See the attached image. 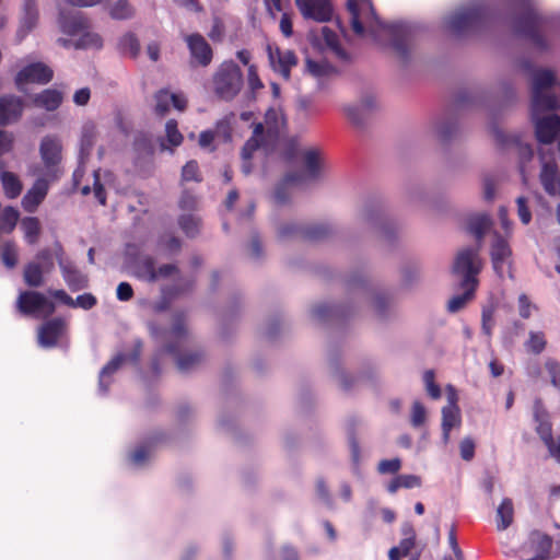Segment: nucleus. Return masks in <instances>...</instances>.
<instances>
[{"mask_svg":"<svg viewBox=\"0 0 560 560\" xmlns=\"http://www.w3.org/2000/svg\"><path fill=\"white\" fill-rule=\"evenodd\" d=\"M517 66L530 78L532 119L541 163L540 183L548 195L560 196V173L552 151L553 141L560 132V116L552 113L559 105L553 92L556 75L549 69L535 68L527 59L520 60Z\"/></svg>","mask_w":560,"mask_h":560,"instance_id":"f257e3e1","label":"nucleus"},{"mask_svg":"<svg viewBox=\"0 0 560 560\" xmlns=\"http://www.w3.org/2000/svg\"><path fill=\"white\" fill-rule=\"evenodd\" d=\"M346 282L350 292L342 302H318L311 307L310 315L314 322L327 323L349 318L359 312L363 301L377 322L387 323L397 317L393 295L385 290L371 287L366 273L352 271Z\"/></svg>","mask_w":560,"mask_h":560,"instance_id":"f03ea898","label":"nucleus"},{"mask_svg":"<svg viewBox=\"0 0 560 560\" xmlns=\"http://www.w3.org/2000/svg\"><path fill=\"white\" fill-rule=\"evenodd\" d=\"M347 9L350 13V25L359 36L368 32L375 40L381 37L382 31H387L392 36V47L396 57L402 65H407L411 58V48L408 42L409 30L405 25H385L376 15L369 12L368 4H359L357 0H348Z\"/></svg>","mask_w":560,"mask_h":560,"instance_id":"7ed1b4c3","label":"nucleus"},{"mask_svg":"<svg viewBox=\"0 0 560 560\" xmlns=\"http://www.w3.org/2000/svg\"><path fill=\"white\" fill-rule=\"evenodd\" d=\"M281 144V154L285 163L293 168L285 173L275 190V198L279 205L290 199L291 188H301L311 180H315L319 173V158L315 150H307L303 154L304 171H301V148L296 138H290Z\"/></svg>","mask_w":560,"mask_h":560,"instance_id":"20e7f679","label":"nucleus"},{"mask_svg":"<svg viewBox=\"0 0 560 560\" xmlns=\"http://www.w3.org/2000/svg\"><path fill=\"white\" fill-rule=\"evenodd\" d=\"M210 84L211 91L218 100L233 101L244 85L241 67L233 60L223 61L212 74Z\"/></svg>","mask_w":560,"mask_h":560,"instance_id":"39448f33","label":"nucleus"},{"mask_svg":"<svg viewBox=\"0 0 560 560\" xmlns=\"http://www.w3.org/2000/svg\"><path fill=\"white\" fill-rule=\"evenodd\" d=\"M360 221L386 245H393L398 238L397 223L380 205L366 203L360 212Z\"/></svg>","mask_w":560,"mask_h":560,"instance_id":"423d86ee","label":"nucleus"},{"mask_svg":"<svg viewBox=\"0 0 560 560\" xmlns=\"http://www.w3.org/2000/svg\"><path fill=\"white\" fill-rule=\"evenodd\" d=\"M170 337L172 341L165 346L164 350L170 354L177 355L176 364L179 371L188 372L203 361L205 357L200 351L178 354L180 347L188 339V330L183 313L175 314Z\"/></svg>","mask_w":560,"mask_h":560,"instance_id":"0eeeda50","label":"nucleus"},{"mask_svg":"<svg viewBox=\"0 0 560 560\" xmlns=\"http://www.w3.org/2000/svg\"><path fill=\"white\" fill-rule=\"evenodd\" d=\"M486 20V9L480 2L457 8L445 18L444 24L455 36H464L479 30Z\"/></svg>","mask_w":560,"mask_h":560,"instance_id":"6e6552de","label":"nucleus"},{"mask_svg":"<svg viewBox=\"0 0 560 560\" xmlns=\"http://www.w3.org/2000/svg\"><path fill=\"white\" fill-rule=\"evenodd\" d=\"M521 7V14L515 21V28L518 33L527 36L533 45L544 51L549 48L548 40L539 33L545 18L535 8L532 0H516Z\"/></svg>","mask_w":560,"mask_h":560,"instance_id":"1a4fd4ad","label":"nucleus"},{"mask_svg":"<svg viewBox=\"0 0 560 560\" xmlns=\"http://www.w3.org/2000/svg\"><path fill=\"white\" fill-rule=\"evenodd\" d=\"M480 244L460 248L452 265V275L458 284L478 285L477 276L482 269Z\"/></svg>","mask_w":560,"mask_h":560,"instance_id":"9d476101","label":"nucleus"},{"mask_svg":"<svg viewBox=\"0 0 560 560\" xmlns=\"http://www.w3.org/2000/svg\"><path fill=\"white\" fill-rule=\"evenodd\" d=\"M378 109L377 95L370 90L362 91L355 102L343 106L347 118L359 129H364Z\"/></svg>","mask_w":560,"mask_h":560,"instance_id":"9b49d317","label":"nucleus"},{"mask_svg":"<svg viewBox=\"0 0 560 560\" xmlns=\"http://www.w3.org/2000/svg\"><path fill=\"white\" fill-rule=\"evenodd\" d=\"M155 265L156 261L153 256L143 255L133 264V276L139 280L154 283L179 271L175 264H163L159 268Z\"/></svg>","mask_w":560,"mask_h":560,"instance_id":"f8f14e48","label":"nucleus"},{"mask_svg":"<svg viewBox=\"0 0 560 560\" xmlns=\"http://www.w3.org/2000/svg\"><path fill=\"white\" fill-rule=\"evenodd\" d=\"M39 155L46 175L50 180L59 178V164L62 160V143L58 136L47 135L45 136L39 144Z\"/></svg>","mask_w":560,"mask_h":560,"instance_id":"ddd939ff","label":"nucleus"},{"mask_svg":"<svg viewBox=\"0 0 560 560\" xmlns=\"http://www.w3.org/2000/svg\"><path fill=\"white\" fill-rule=\"evenodd\" d=\"M54 78V70L44 62L37 61L32 62L23 67L15 75L14 83L20 92L25 91V85L30 83L34 84H47Z\"/></svg>","mask_w":560,"mask_h":560,"instance_id":"4468645a","label":"nucleus"},{"mask_svg":"<svg viewBox=\"0 0 560 560\" xmlns=\"http://www.w3.org/2000/svg\"><path fill=\"white\" fill-rule=\"evenodd\" d=\"M16 307L23 315H51L55 304L38 291H23L16 300Z\"/></svg>","mask_w":560,"mask_h":560,"instance_id":"2eb2a0df","label":"nucleus"},{"mask_svg":"<svg viewBox=\"0 0 560 560\" xmlns=\"http://www.w3.org/2000/svg\"><path fill=\"white\" fill-rule=\"evenodd\" d=\"M490 258L493 270L499 277H503L505 271L512 277V249L508 240L498 232H494L492 235Z\"/></svg>","mask_w":560,"mask_h":560,"instance_id":"dca6fc26","label":"nucleus"},{"mask_svg":"<svg viewBox=\"0 0 560 560\" xmlns=\"http://www.w3.org/2000/svg\"><path fill=\"white\" fill-rule=\"evenodd\" d=\"M552 546L550 536L534 530L520 549L521 560H546Z\"/></svg>","mask_w":560,"mask_h":560,"instance_id":"f3484780","label":"nucleus"},{"mask_svg":"<svg viewBox=\"0 0 560 560\" xmlns=\"http://www.w3.org/2000/svg\"><path fill=\"white\" fill-rule=\"evenodd\" d=\"M63 247L59 242L55 243V255L58 260L63 280L71 291H79L88 287V277L83 275L72 261L63 259Z\"/></svg>","mask_w":560,"mask_h":560,"instance_id":"a211bd4d","label":"nucleus"},{"mask_svg":"<svg viewBox=\"0 0 560 560\" xmlns=\"http://www.w3.org/2000/svg\"><path fill=\"white\" fill-rule=\"evenodd\" d=\"M295 4L305 19L317 22H328L332 16V7L329 0H295Z\"/></svg>","mask_w":560,"mask_h":560,"instance_id":"6ab92c4d","label":"nucleus"},{"mask_svg":"<svg viewBox=\"0 0 560 560\" xmlns=\"http://www.w3.org/2000/svg\"><path fill=\"white\" fill-rule=\"evenodd\" d=\"M185 42L191 55V58L201 67H207L213 59V50L206 38L194 33L185 37Z\"/></svg>","mask_w":560,"mask_h":560,"instance_id":"aec40b11","label":"nucleus"},{"mask_svg":"<svg viewBox=\"0 0 560 560\" xmlns=\"http://www.w3.org/2000/svg\"><path fill=\"white\" fill-rule=\"evenodd\" d=\"M24 110V101L22 97L5 94L0 96V126H8L18 121Z\"/></svg>","mask_w":560,"mask_h":560,"instance_id":"412c9836","label":"nucleus"},{"mask_svg":"<svg viewBox=\"0 0 560 560\" xmlns=\"http://www.w3.org/2000/svg\"><path fill=\"white\" fill-rule=\"evenodd\" d=\"M49 178L39 177L22 198V207L26 212L33 213L45 200L49 190Z\"/></svg>","mask_w":560,"mask_h":560,"instance_id":"4be33fe9","label":"nucleus"},{"mask_svg":"<svg viewBox=\"0 0 560 560\" xmlns=\"http://www.w3.org/2000/svg\"><path fill=\"white\" fill-rule=\"evenodd\" d=\"M66 329V322L60 317L45 322L38 331V342L42 347L52 348L58 343L59 338Z\"/></svg>","mask_w":560,"mask_h":560,"instance_id":"5701e85b","label":"nucleus"},{"mask_svg":"<svg viewBox=\"0 0 560 560\" xmlns=\"http://www.w3.org/2000/svg\"><path fill=\"white\" fill-rule=\"evenodd\" d=\"M238 31H242L241 25L235 26L232 19L224 20L221 16L214 15L208 37L213 43H221L229 33L230 40L235 42L240 36Z\"/></svg>","mask_w":560,"mask_h":560,"instance_id":"b1692460","label":"nucleus"},{"mask_svg":"<svg viewBox=\"0 0 560 560\" xmlns=\"http://www.w3.org/2000/svg\"><path fill=\"white\" fill-rule=\"evenodd\" d=\"M459 131V122L453 115L443 116L439 118L433 125L434 136L441 142H447L456 138Z\"/></svg>","mask_w":560,"mask_h":560,"instance_id":"393cba45","label":"nucleus"},{"mask_svg":"<svg viewBox=\"0 0 560 560\" xmlns=\"http://www.w3.org/2000/svg\"><path fill=\"white\" fill-rule=\"evenodd\" d=\"M466 226L468 232L476 237L477 244H480L481 248L482 240L492 226V220L485 212L474 213L467 217Z\"/></svg>","mask_w":560,"mask_h":560,"instance_id":"a878e982","label":"nucleus"},{"mask_svg":"<svg viewBox=\"0 0 560 560\" xmlns=\"http://www.w3.org/2000/svg\"><path fill=\"white\" fill-rule=\"evenodd\" d=\"M330 374L334 381L342 390H351L359 382L358 376L347 373L338 362L336 354L330 353L328 357Z\"/></svg>","mask_w":560,"mask_h":560,"instance_id":"bb28decb","label":"nucleus"},{"mask_svg":"<svg viewBox=\"0 0 560 560\" xmlns=\"http://www.w3.org/2000/svg\"><path fill=\"white\" fill-rule=\"evenodd\" d=\"M270 61L273 69L278 71L284 80H289L291 77V68L298 63V58L292 50L278 49L276 55L270 54Z\"/></svg>","mask_w":560,"mask_h":560,"instance_id":"cd10ccee","label":"nucleus"},{"mask_svg":"<svg viewBox=\"0 0 560 560\" xmlns=\"http://www.w3.org/2000/svg\"><path fill=\"white\" fill-rule=\"evenodd\" d=\"M61 31L70 36L78 35L89 28V21L81 13H65L59 16Z\"/></svg>","mask_w":560,"mask_h":560,"instance_id":"c85d7f7f","label":"nucleus"},{"mask_svg":"<svg viewBox=\"0 0 560 560\" xmlns=\"http://www.w3.org/2000/svg\"><path fill=\"white\" fill-rule=\"evenodd\" d=\"M498 138L508 147L516 151L522 163L528 162L534 155L532 147L524 142L521 137L516 135H504L502 131H497Z\"/></svg>","mask_w":560,"mask_h":560,"instance_id":"c756f323","label":"nucleus"},{"mask_svg":"<svg viewBox=\"0 0 560 560\" xmlns=\"http://www.w3.org/2000/svg\"><path fill=\"white\" fill-rule=\"evenodd\" d=\"M460 409L454 406H444L442 408V440L444 444L450 441V433L453 428L460 425Z\"/></svg>","mask_w":560,"mask_h":560,"instance_id":"7c9ffc66","label":"nucleus"},{"mask_svg":"<svg viewBox=\"0 0 560 560\" xmlns=\"http://www.w3.org/2000/svg\"><path fill=\"white\" fill-rule=\"evenodd\" d=\"M63 95L55 89H46L33 97L36 107L45 108L48 112L56 110L62 103Z\"/></svg>","mask_w":560,"mask_h":560,"instance_id":"2f4dec72","label":"nucleus"},{"mask_svg":"<svg viewBox=\"0 0 560 560\" xmlns=\"http://www.w3.org/2000/svg\"><path fill=\"white\" fill-rule=\"evenodd\" d=\"M514 522V504L512 499L504 498L495 509L497 529H508Z\"/></svg>","mask_w":560,"mask_h":560,"instance_id":"473e14b6","label":"nucleus"},{"mask_svg":"<svg viewBox=\"0 0 560 560\" xmlns=\"http://www.w3.org/2000/svg\"><path fill=\"white\" fill-rule=\"evenodd\" d=\"M335 234V229L328 223H313L303 226L302 235L314 242L324 241Z\"/></svg>","mask_w":560,"mask_h":560,"instance_id":"72a5a7b5","label":"nucleus"},{"mask_svg":"<svg viewBox=\"0 0 560 560\" xmlns=\"http://www.w3.org/2000/svg\"><path fill=\"white\" fill-rule=\"evenodd\" d=\"M21 230L25 242L28 245H35L39 241L42 233L40 221L36 217H25L21 220Z\"/></svg>","mask_w":560,"mask_h":560,"instance_id":"f704fd0d","label":"nucleus"},{"mask_svg":"<svg viewBox=\"0 0 560 560\" xmlns=\"http://www.w3.org/2000/svg\"><path fill=\"white\" fill-rule=\"evenodd\" d=\"M45 269L38 261H30L24 266L23 279L26 285L38 288L44 284Z\"/></svg>","mask_w":560,"mask_h":560,"instance_id":"c9c22d12","label":"nucleus"},{"mask_svg":"<svg viewBox=\"0 0 560 560\" xmlns=\"http://www.w3.org/2000/svg\"><path fill=\"white\" fill-rule=\"evenodd\" d=\"M265 257L264 242L256 230H250L247 243V262L259 264Z\"/></svg>","mask_w":560,"mask_h":560,"instance_id":"e433bc0d","label":"nucleus"},{"mask_svg":"<svg viewBox=\"0 0 560 560\" xmlns=\"http://www.w3.org/2000/svg\"><path fill=\"white\" fill-rule=\"evenodd\" d=\"M0 179L7 198L15 199L21 195L23 185L14 173L2 171Z\"/></svg>","mask_w":560,"mask_h":560,"instance_id":"4c0bfd02","label":"nucleus"},{"mask_svg":"<svg viewBox=\"0 0 560 560\" xmlns=\"http://www.w3.org/2000/svg\"><path fill=\"white\" fill-rule=\"evenodd\" d=\"M460 289H463V293L454 295L450 299L447 303V310L451 313H456L460 311L468 301L474 298L477 285L472 284H458Z\"/></svg>","mask_w":560,"mask_h":560,"instance_id":"58836bf2","label":"nucleus"},{"mask_svg":"<svg viewBox=\"0 0 560 560\" xmlns=\"http://www.w3.org/2000/svg\"><path fill=\"white\" fill-rule=\"evenodd\" d=\"M126 355L120 353L117 354L115 358H113L109 362L105 364V366L102 369L100 373V387L101 389L106 393L108 390L110 381H106V378L110 377L119 368L120 365L126 361Z\"/></svg>","mask_w":560,"mask_h":560,"instance_id":"ea45409f","label":"nucleus"},{"mask_svg":"<svg viewBox=\"0 0 560 560\" xmlns=\"http://www.w3.org/2000/svg\"><path fill=\"white\" fill-rule=\"evenodd\" d=\"M178 225L183 233L189 237L194 238L199 235L201 229V219L192 213L182 214L178 218Z\"/></svg>","mask_w":560,"mask_h":560,"instance_id":"a19ab883","label":"nucleus"},{"mask_svg":"<svg viewBox=\"0 0 560 560\" xmlns=\"http://www.w3.org/2000/svg\"><path fill=\"white\" fill-rule=\"evenodd\" d=\"M20 220V212L12 206L0 208V232L10 234Z\"/></svg>","mask_w":560,"mask_h":560,"instance_id":"79ce46f5","label":"nucleus"},{"mask_svg":"<svg viewBox=\"0 0 560 560\" xmlns=\"http://www.w3.org/2000/svg\"><path fill=\"white\" fill-rule=\"evenodd\" d=\"M276 137H269L264 122H257L253 125V136L247 140L248 149H258L261 145H266L268 140H273Z\"/></svg>","mask_w":560,"mask_h":560,"instance_id":"37998d69","label":"nucleus"},{"mask_svg":"<svg viewBox=\"0 0 560 560\" xmlns=\"http://www.w3.org/2000/svg\"><path fill=\"white\" fill-rule=\"evenodd\" d=\"M235 116L234 114H230L219 120L214 128L215 137L221 142H231L232 141V132H233V120Z\"/></svg>","mask_w":560,"mask_h":560,"instance_id":"c03bdc74","label":"nucleus"},{"mask_svg":"<svg viewBox=\"0 0 560 560\" xmlns=\"http://www.w3.org/2000/svg\"><path fill=\"white\" fill-rule=\"evenodd\" d=\"M119 49L122 54L137 58L140 54L139 39L133 33H127L119 39Z\"/></svg>","mask_w":560,"mask_h":560,"instance_id":"a18cd8bd","label":"nucleus"},{"mask_svg":"<svg viewBox=\"0 0 560 560\" xmlns=\"http://www.w3.org/2000/svg\"><path fill=\"white\" fill-rule=\"evenodd\" d=\"M81 36L74 43V47L79 49L96 48L100 49L103 46V39L97 33L83 31L80 33Z\"/></svg>","mask_w":560,"mask_h":560,"instance_id":"49530a36","label":"nucleus"},{"mask_svg":"<svg viewBox=\"0 0 560 560\" xmlns=\"http://www.w3.org/2000/svg\"><path fill=\"white\" fill-rule=\"evenodd\" d=\"M401 284L404 288L416 285L421 279V269L417 265L407 264L401 268Z\"/></svg>","mask_w":560,"mask_h":560,"instance_id":"de8ad7c7","label":"nucleus"},{"mask_svg":"<svg viewBox=\"0 0 560 560\" xmlns=\"http://www.w3.org/2000/svg\"><path fill=\"white\" fill-rule=\"evenodd\" d=\"M358 424V421L354 419L350 420L348 424V441L351 451V458L355 466H358L360 462V446L357 434Z\"/></svg>","mask_w":560,"mask_h":560,"instance_id":"09e8293b","label":"nucleus"},{"mask_svg":"<svg viewBox=\"0 0 560 560\" xmlns=\"http://www.w3.org/2000/svg\"><path fill=\"white\" fill-rule=\"evenodd\" d=\"M135 10L128 0H117L109 10V15L114 20H127L132 18Z\"/></svg>","mask_w":560,"mask_h":560,"instance_id":"8fccbe9b","label":"nucleus"},{"mask_svg":"<svg viewBox=\"0 0 560 560\" xmlns=\"http://www.w3.org/2000/svg\"><path fill=\"white\" fill-rule=\"evenodd\" d=\"M409 199L415 203H425L429 197V188L424 183H411L407 188Z\"/></svg>","mask_w":560,"mask_h":560,"instance_id":"3c124183","label":"nucleus"},{"mask_svg":"<svg viewBox=\"0 0 560 560\" xmlns=\"http://www.w3.org/2000/svg\"><path fill=\"white\" fill-rule=\"evenodd\" d=\"M485 96L480 90H464L457 95L456 103L458 106H476L479 105Z\"/></svg>","mask_w":560,"mask_h":560,"instance_id":"603ef678","label":"nucleus"},{"mask_svg":"<svg viewBox=\"0 0 560 560\" xmlns=\"http://www.w3.org/2000/svg\"><path fill=\"white\" fill-rule=\"evenodd\" d=\"M525 348L534 354L541 353L546 348V340L542 332L529 331V338L525 342Z\"/></svg>","mask_w":560,"mask_h":560,"instance_id":"864d4df0","label":"nucleus"},{"mask_svg":"<svg viewBox=\"0 0 560 560\" xmlns=\"http://www.w3.org/2000/svg\"><path fill=\"white\" fill-rule=\"evenodd\" d=\"M1 260L7 268H14L18 264V249L13 242H7L2 246Z\"/></svg>","mask_w":560,"mask_h":560,"instance_id":"5fc2aeb1","label":"nucleus"},{"mask_svg":"<svg viewBox=\"0 0 560 560\" xmlns=\"http://www.w3.org/2000/svg\"><path fill=\"white\" fill-rule=\"evenodd\" d=\"M535 419L537 421L536 431L539 434L540 439L546 444L550 440H552V430H551V423L548 421L547 416L536 412Z\"/></svg>","mask_w":560,"mask_h":560,"instance_id":"6e6d98bb","label":"nucleus"},{"mask_svg":"<svg viewBox=\"0 0 560 560\" xmlns=\"http://www.w3.org/2000/svg\"><path fill=\"white\" fill-rule=\"evenodd\" d=\"M322 35L328 47L340 58H346L345 50L340 47L337 34L329 27L324 26L322 28Z\"/></svg>","mask_w":560,"mask_h":560,"instance_id":"4d7b16f0","label":"nucleus"},{"mask_svg":"<svg viewBox=\"0 0 560 560\" xmlns=\"http://www.w3.org/2000/svg\"><path fill=\"white\" fill-rule=\"evenodd\" d=\"M182 179L184 182H197V183H200L202 180L197 161L190 160L183 166Z\"/></svg>","mask_w":560,"mask_h":560,"instance_id":"13d9d810","label":"nucleus"},{"mask_svg":"<svg viewBox=\"0 0 560 560\" xmlns=\"http://www.w3.org/2000/svg\"><path fill=\"white\" fill-rule=\"evenodd\" d=\"M287 326L284 322L279 317L270 318L265 328V335L270 340H275L278 338L282 332H284Z\"/></svg>","mask_w":560,"mask_h":560,"instance_id":"bf43d9fd","label":"nucleus"},{"mask_svg":"<svg viewBox=\"0 0 560 560\" xmlns=\"http://www.w3.org/2000/svg\"><path fill=\"white\" fill-rule=\"evenodd\" d=\"M172 100V96H171V93L165 91V90H161L159 91L156 94H155V114L159 115V116H164L168 113L170 110V106L172 104L171 102Z\"/></svg>","mask_w":560,"mask_h":560,"instance_id":"052dcab7","label":"nucleus"},{"mask_svg":"<svg viewBox=\"0 0 560 560\" xmlns=\"http://www.w3.org/2000/svg\"><path fill=\"white\" fill-rule=\"evenodd\" d=\"M269 137H277L279 133V115L273 108H268L265 113L264 121Z\"/></svg>","mask_w":560,"mask_h":560,"instance_id":"680f3d73","label":"nucleus"},{"mask_svg":"<svg viewBox=\"0 0 560 560\" xmlns=\"http://www.w3.org/2000/svg\"><path fill=\"white\" fill-rule=\"evenodd\" d=\"M425 407L418 400L413 401L411 407L410 423L413 428H419L425 423Z\"/></svg>","mask_w":560,"mask_h":560,"instance_id":"e2e57ef3","label":"nucleus"},{"mask_svg":"<svg viewBox=\"0 0 560 560\" xmlns=\"http://www.w3.org/2000/svg\"><path fill=\"white\" fill-rule=\"evenodd\" d=\"M306 71L315 78H322L328 75L332 71V68L326 62L306 59Z\"/></svg>","mask_w":560,"mask_h":560,"instance_id":"0e129e2a","label":"nucleus"},{"mask_svg":"<svg viewBox=\"0 0 560 560\" xmlns=\"http://www.w3.org/2000/svg\"><path fill=\"white\" fill-rule=\"evenodd\" d=\"M158 245L168 253H177L182 247V242L173 234H165L159 237Z\"/></svg>","mask_w":560,"mask_h":560,"instance_id":"69168bd1","label":"nucleus"},{"mask_svg":"<svg viewBox=\"0 0 560 560\" xmlns=\"http://www.w3.org/2000/svg\"><path fill=\"white\" fill-rule=\"evenodd\" d=\"M166 139L173 147H178L183 142V135L177 128V121L170 119L165 125Z\"/></svg>","mask_w":560,"mask_h":560,"instance_id":"338daca9","label":"nucleus"},{"mask_svg":"<svg viewBox=\"0 0 560 560\" xmlns=\"http://www.w3.org/2000/svg\"><path fill=\"white\" fill-rule=\"evenodd\" d=\"M133 150L138 153L139 156H152L153 155V147L151 141L144 136L137 137L133 141Z\"/></svg>","mask_w":560,"mask_h":560,"instance_id":"774afa93","label":"nucleus"}]
</instances>
